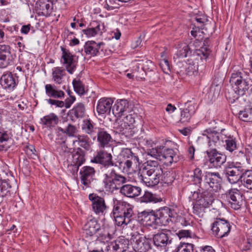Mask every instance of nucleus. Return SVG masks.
<instances>
[{
  "instance_id": "nucleus-38",
  "label": "nucleus",
  "mask_w": 252,
  "mask_h": 252,
  "mask_svg": "<svg viewBox=\"0 0 252 252\" xmlns=\"http://www.w3.org/2000/svg\"><path fill=\"white\" fill-rule=\"evenodd\" d=\"M82 128L86 133L94 136V139L96 137L95 134L99 129L98 127H95L90 120H85L83 121Z\"/></svg>"
},
{
  "instance_id": "nucleus-36",
  "label": "nucleus",
  "mask_w": 252,
  "mask_h": 252,
  "mask_svg": "<svg viewBox=\"0 0 252 252\" xmlns=\"http://www.w3.org/2000/svg\"><path fill=\"white\" fill-rule=\"evenodd\" d=\"M59 121L58 117L51 113L40 119V123L47 127H54Z\"/></svg>"
},
{
  "instance_id": "nucleus-41",
  "label": "nucleus",
  "mask_w": 252,
  "mask_h": 252,
  "mask_svg": "<svg viewBox=\"0 0 252 252\" xmlns=\"http://www.w3.org/2000/svg\"><path fill=\"white\" fill-rule=\"evenodd\" d=\"M176 174L173 171H163V174L161 176L160 182L163 184L171 185L175 179Z\"/></svg>"
},
{
  "instance_id": "nucleus-3",
  "label": "nucleus",
  "mask_w": 252,
  "mask_h": 252,
  "mask_svg": "<svg viewBox=\"0 0 252 252\" xmlns=\"http://www.w3.org/2000/svg\"><path fill=\"white\" fill-rule=\"evenodd\" d=\"M113 215L118 226L127 225L134 216L133 207L126 202H118L114 206Z\"/></svg>"
},
{
  "instance_id": "nucleus-44",
  "label": "nucleus",
  "mask_w": 252,
  "mask_h": 252,
  "mask_svg": "<svg viewBox=\"0 0 252 252\" xmlns=\"http://www.w3.org/2000/svg\"><path fill=\"white\" fill-rule=\"evenodd\" d=\"M238 118L240 120L244 122L252 121V110L248 108L240 111L238 113Z\"/></svg>"
},
{
  "instance_id": "nucleus-4",
  "label": "nucleus",
  "mask_w": 252,
  "mask_h": 252,
  "mask_svg": "<svg viewBox=\"0 0 252 252\" xmlns=\"http://www.w3.org/2000/svg\"><path fill=\"white\" fill-rule=\"evenodd\" d=\"M127 181L125 176L117 173L114 168L106 171L103 175L102 183L106 191L120 190L123 185Z\"/></svg>"
},
{
  "instance_id": "nucleus-62",
  "label": "nucleus",
  "mask_w": 252,
  "mask_h": 252,
  "mask_svg": "<svg viewBox=\"0 0 252 252\" xmlns=\"http://www.w3.org/2000/svg\"><path fill=\"white\" fill-rule=\"evenodd\" d=\"M76 98L73 95H70L69 97L67 98L64 102V106L66 108H69L71 106V105L74 103V102L75 101Z\"/></svg>"
},
{
  "instance_id": "nucleus-48",
  "label": "nucleus",
  "mask_w": 252,
  "mask_h": 252,
  "mask_svg": "<svg viewBox=\"0 0 252 252\" xmlns=\"http://www.w3.org/2000/svg\"><path fill=\"white\" fill-rule=\"evenodd\" d=\"M205 208L206 207L202 206V204L200 203V202L197 200L193 207V212L199 217H201L204 215Z\"/></svg>"
},
{
  "instance_id": "nucleus-11",
  "label": "nucleus",
  "mask_w": 252,
  "mask_h": 252,
  "mask_svg": "<svg viewBox=\"0 0 252 252\" xmlns=\"http://www.w3.org/2000/svg\"><path fill=\"white\" fill-rule=\"evenodd\" d=\"M231 228V226L228 220L217 218L212 224V230L216 237L222 238L228 236Z\"/></svg>"
},
{
  "instance_id": "nucleus-5",
  "label": "nucleus",
  "mask_w": 252,
  "mask_h": 252,
  "mask_svg": "<svg viewBox=\"0 0 252 252\" xmlns=\"http://www.w3.org/2000/svg\"><path fill=\"white\" fill-rule=\"evenodd\" d=\"M148 154L167 166L171 165L173 162H176L178 160V156L173 149H165L162 146L150 149Z\"/></svg>"
},
{
  "instance_id": "nucleus-34",
  "label": "nucleus",
  "mask_w": 252,
  "mask_h": 252,
  "mask_svg": "<svg viewBox=\"0 0 252 252\" xmlns=\"http://www.w3.org/2000/svg\"><path fill=\"white\" fill-rule=\"evenodd\" d=\"M46 94L50 97L62 98L64 96V93L58 90L55 85L47 84L45 86Z\"/></svg>"
},
{
  "instance_id": "nucleus-1",
  "label": "nucleus",
  "mask_w": 252,
  "mask_h": 252,
  "mask_svg": "<svg viewBox=\"0 0 252 252\" xmlns=\"http://www.w3.org/2000/svg\"><path fill=\"white\" fill-rule=\"evenodd\" d=\"M162 174V168L157 161L148 160L142 169L139 178L146 186L152 187L159 183Z\"/></svg>"
},
{
  "instance_id": "nucleus-51",
  "label": "nucleus",
  "mask_w": 252,
  "mask_h": 252,
  "mask_svg": "<svg viewBox=\"0 0 252 252\" xmlns=\"http://www.w3.org/2000/svg\"><path fill=\"white\" fill-rule=\"evenodd\" d=\"M198 67L194 63H189L186 66V74L189 76L195 75L197 73Z\"/></svg>"
},
{
  "instance_id": "nucleus-16",
  "label": "nucleus",
  "mask_w": 252,
  "mask_h": 252,
  "mask_svg": "<svg viewBox=\"0 0 252 252\" xmlns=\"http://www.w3.org/2000/svg\"><path fill=\"white\" fill-rule=\"evenodd\" d=\"M13 57L9 45L0 44V68H5L13 62Z\"/></svg>"
},
{
  "instance_id": "nucleus-23",
  "label": "nucleus",
  "mask_w": 252,
  "mask_h": 252,
  "mask_svg": "<svg viewBox=\"0 0 252 252\" xmlns=\"http://www.w3.org/2000/svg\"><path fill=\"white\" fill-rule=\"evenodd\" d=\"M18 83V79H16L10 72L4 73L1 77L0 84L4 89L8 91L13 90Z\"/></svg>"
},
{
  "instance_id": "nucleus-27",
  "label": "nucleus",
  "mask_w": 252,
  "mask_h": 252,
  "mask_svg": "<svg viewBox=\"0 0 252 252\" xmlns=\"http://www.w3.org/2000/svg\"><path fill=\"white\" fill-rule=\"evenodd\" d=\"M104 45L103 42L97 43L94 41H87L84 45V51L86 55L91 56H96L100 50L103 51Z\"/></svg>"
},
{
  "instance_id": "nucleus-56",
  "label": "nucleus",
  "mask_w": 252,
  "mask_h": 252,
  "mask_svg": "<svg viewBox=\"0 0 252 252\" xmlns=\"http://www.w3.org/2000/svg\"><path fill=\"white\" fill-rule=\"evenodd\" d=\"M105 8L108 10H113L119 6V4L115 0H105Z\"/></svg>"
},
{
  "instance_id": "nucleus-40",
  "label": "nucleus",
  "mask_w": 252,
  "mask_h": 252,
  "mask_svg": "<svg viewBox=\"0 0 252 252\" xmlns=\"http://www.w3.org/2000/svg\"><path fill=\"white\" fill-rule=\"evenodd\" d=\"M52 78L54 81L60 84L63 82V79L65 75L64 69L61 67H56L52 69Z\"/></svg>"
},
{
  "instance_id": "nucleus-53",
  "label": "nucleus",
  "mask_w": 252,
  "mask_h": 252,
  "mask_svg": "<svg viewBox=\"0 0 252 252\" xmlns=\"http://www.w3.org/2000/svg\"><path fill=\"white\" fill-rule=\"evenodd\" d=\"M126 121L121 120L118 123L117 129L118 132L124 134L126 132V130L130 128V126L127 124Z\"/></svg>"
},
{
  "instance_id": "nucleus-49",
  "label": "nucleus",
  "mask_w": 252,
  "mask_h": 252,
  "mask_svg": "<svg viewBox=\"0 0 252 252\" xmlns=\"http://www.w3.org/2000/svg\"><path fill=\"white\" fill-rule=\"evenodd\" d=\"M193 181L195 184H199L200 186L202 183V171L199 168H196L193 171Z\"/></svg>"
},
{
  "instance_id": "nucleus-31",
  "label": "nucleus",
  "mask_w": 252,
  "mask_h": 252,
  "mask_svg": "<svg viewBox=\"0 0 252 252\" xmlns=\"http://www.w3.org/2000/svg\"><path fill=\"white\" fill-rule=\"evenodd\" d=\"M84 233L87 236H92L97 232H99L100 226L95 219L90 220L84 226Z\"/></svg>"
},
{
  "instance_id": "nucleus-55",
  "label": "nucleus",
  "mask_w": 252,
  "mask_h": 252,
  "mask_svg": "<svg viewBox=\"0 0 252 252\" xmlns=\"http://www.w3.org/2000/svg\"><path fill=\"white\" fill-rule=\"evenodd\" d=\"M159 65L163 71L166 74H169L170 72L169 63L166 59H163L160 62Z\"/></svg>"
},
{
  "instance_id": "nucleus-25",
  "label": "nucleus",
  "mask_w": 252,
  "mask_h": 252,
  "mask_svg": "<svg viewBox=\"0 0 252 252\" xmlns=\"http://www.w3.org/2000/svg\"><path fill=\"white\" fill-rule=\"evenodd\" d=\"M152 240L146 237L139 236L133 244L135 252H147L151 249Z\"/></svg>"
},
{
  "instance_id": "nucleus-52",
  "label": "nucleus",
  "mask_w": 252,
  "mask_h": 252,
  "mask_svg": "<svg viewBox=\"0 0 252 252\" xmlns=\"http://www.w3.org/2000/svg\"><path fill=\"white\" fill-rule=\"evenodd\" d=\"M10 186L6 181H0V197H3L9 192Z\"/></svg>"
},
{
  "instance_id": "nucleus-59",
  "label": "nucleus",
  "mask_w": 252,
  "mask_h": 252,
  "mask_svg": "<svg viewBox=\"0 0 252 252\" xmlns=\"http://www.w3.org/2000/svg\"><path fill=\"white\" fill-rule=\"evenodd\" d=\"M76 127L72 125L69 124L64 131L65 133L67 134L68 136H73L76 132Z\"/></svg>"
},
{
  "instance_id": "nucleus-19",
  "label": "nucleus",
  "mask_w": 252,
  "mask_h": 252,
  "mask_svg": "<svg viewBox=\"0 0 252 252\" xmlns=\"http://www.w3.org/2000/svg\"><path fill=\"white\" fill-rule=\"evenodd\" d=\"M139 163L138 157L132 154L130 157H128L126 159L119 162V164H117V166H119L123 172L130 173L134 170V167H136Z\"/></svg>"
},
{
  "instance_id": "nucleus-26",
  "label": "nucleus",
  "mask_w": 252,
  "mask_h": 252,
  "mask_svg": "<svg viewBox=\"0 0 252 252\" xmlns=\"http://www.w3.org/2000/svg\"><path fill=\"white\" fill-rule=\"evenodd\" d=\"M129 103L126 99L117 100L112 107V113L117 117H121L129 112Z\"/></svg>"
},
{
  "instance_id": "nucleus-58",
  "label": "nucleus",
  "mask_w": 252,
  "mask_h": 252,
  "mask_svg": "<svg viewBox=\"0 0 252 252\" xmlns=\"http://www.w3.org/2000/svg\"><path fill=\"white\" fill-rule=\"evenodd\" d=\"M197 55H202L204 59H206L210 54V49L207 47H202L200 49L197 51Z\"/></svg>"
},
{
  "instance_id": "nucleus-60",
  "label": "nucleus",
  "mask_w": 252,
  "mask_h": 252,
  "mask_svg": "<svg viewBox=\"0 0 252 252\" xmlns=\"http://www.w3.org/2000/svg\"><path fill=\"white\" fill-rule=\"evenodd\" d=\"M49 104L56 105L57 107L62 108L64 106V101L49 98L46 99Z\"/></svg>"
},
{
  "instance_id": "nucleus-8",
  "label": "nucleus",
  "mask_w": 252,
  "mask_h": 252,
  "mask_svg": "<svg viewBox=\"0 0 252 252\" xmlns=\"http://www.w3.org/2000/svg\"><path fill=\"white\" fill-rule=\"evenodd\" d=\"M91 162L101 164L103 167L102 170L103 173H105L106 171L113 169L114 166H117V163L113 160L112 155L104 150L98 152L96 155L91 159Z\"/></svg>"
},
{
  "instance_id": "nucleus-10",
  "label": "nucleus",
  "mask_w": 252,
  "mask_h": 252,
  "mask_svg": "<svg viewBox=\"0 0 252 252\" xmlns=\"http://www.w3.org/2000/svg\"><path fill=\"white\" fill-rule=\"evenodd\" d=\"M202 135L206 136L208 139V146L210 148H215L221 145L226 138L225 130L223 129L220 132L213 130L211 128L206 129L203 131Z\"/></svg>"
},
{
  "instance_id": "nucleus-54",
  "label": "nucleus",
  "mask_w": 252,
  "mask_h": 252,
  "mask_svg": "<svg viewBox=\"0 0 252 252\" xmlns=\"http://www.w3.org/2000/svg\"><path fill=\"white\" fill-rule=\"evenodd\" d=\"M155 196L150 192L146 191L144 194L140 197V201L141 202L148 203L155 201Z\"/></svg>"
},
{
  "instance_id": "nucleus-50",
  "label": "nucleus",
  "mask_w": 252,
  "mask_h": 252,
  "mask_svg": "<svg viewBox=\"0 0 252 252\" xmlns=\"http://www.w3.org/2000/svg\"><path fill=\"white\" fill-rule=\"evenodd\" d=\"M70 150L67 147L64 141L62 142L57 149L58 152L62 156H65L68 155L70 153Z\"/></svg>"
},
{
  "instance_id": "nucleus-30",
  "label": "nucleus",
  "mask_w": 252,
  "mask_h": 252,
  "mask_svg": "<svg viewBox=\"0 0 252 252\" xmlns=\"http://www.w3.org/2000/svg\"><path fill=\"white\" fill-rule=\"evenodd\" d=\"M201 190L202 191L201 193V190L200 189H198L201 195L200 198L197 200L200 202V203L202 204V206L208 208L212 205L215 199L214 194L215 192L206 189Z\"/></svg>"
},
{
  "instance_id": "nucleus-39",
  "label": "nucleus",
  "mask_w": 252,
  "mask_h": 252,
  "mask_svg": "<svg viewBox=\"0 0 252 252\" xmlns=\"http://www.w3.org/2000/svg\"><path fill=\"white\" fill-rule=\"evenodd\" d=\"M242 185L247 189L252 190V170H248L241 175Z\"/></svg>"
},
{
  "instance_id": "nucleus-47",
  "label": "nucleus",
  "mask_w": 252,
  "mask_h": 252,
  "mask_svg": "<svg viewBox=\"0 0 252 252\" xmlns=\"http://www.w3.org/2000/svg\"><path fill=\"white\" fill-rule=\"evenodd\" d=\"M194 245L191 243H181L176 249V252H193Z\"/></svg>"
},
{
  "instance_id": "nucleus-24",
  "label": "nucleus",
  "mask_w": 252,
  "mask_h": 252,
  "mask_svg": "<svg viewBox=\"0 0 252 252\" xmlns=\"http://www.w3.org/2000/svg\"><path fill=\"white\" fill-rule=\"evenodd\" d=\"M196 107L194 101L189 100L185 103V107L182 110L180 121L182 123L189 122L195 113Z\"/></svg>"
},
{
  "instance_id": "nucleus-20",
  "label": "nucleus",
  "mask_w": 252,
  "mask_h": 252,
  "mask_svg": "<svg viewBox=\"0 0 252 252\" xmlns=\"http://www.w3.org/2000/svg\"><path fill=\"white\" fill-rule=\"evenodd\" d=\"M85 152L80 148H77L72 154L70 168L73 173H77L79 167L85 161Z\"/></svg>"
},
{
  "instance_id": "nucleus-6",
  "label": "nucleus",
  "mask_w": 252,
  "mask_h": 252,
  "mask_svg": "<svg viewBox=\"0 0 252 252\" xmlns=\"http://www.w3.org/2000/svg\"><path fill=\"white\" fill-rule=\"evenodd\" d=\"M222 179L219 172H207L204 176L202 183L199 186L201 189L218 192L221 188Z\"/></svg>"
},
{
  "instance_id": "nucleus-46",
  "label": "nucleus",
  "mask_w": 252,
  "mask_h": 252,
  "mask_svg": "<svg viewBox=\"0 0 252 252\" xmlns=\"http://www.w3.org/2000/svg\"><path fill=\"white\" fill-rule=\"evenodd\" d=\"M191 50L189 45L185 44L182 48L178 50L174 59L184 58L188 57L191 54Z\"/></svg>"
},
{
  "instance_id": "nucleus-43",
  "label": "nucleus",
  "mask_w": 252,
  "mask_h": 252,
  "mask_svg": "<svg viewBox=\"0 0 252 252\" xmlns=\"http://www.w3.org/2000/svg\"><path fill=\"white\" fill-rule=\"evenodd\" d=\"M224 141L226 143V149L230 152H232L237 148V143L236 138L233 136H227L226 134V138L224 139Z\"/></svg>"
},
{
  "instance_id": "nucleus-17",
  "label": "nucleus",
  "mask_w": 252,
  "mask_h": 252,
  "mask_svg": "<svg viewBox=\"0 0 252 252\" xmlns=\"http://www.w3.org/2000/svg\"><path fill=\"white\" fill-rule=\"evenodd\" d=\"M228 202L230 206L234 210H238L243 203V195L240 191L236 189H232L226 194Z\"/></svg>"
},
{
  "instance_id": "nucleus-7",
  "label": "nucleus",
  "mask_w": 252,
  "mask_h": 252,
  "mask_svg": "<svg viewBox=\"0 0 252 252\" xmlns=\"http://www.w3.org/2000/svg\"><path fill=\"white\" fill-rule=\"evenodd\" d=\"M173 235L171 231L169 230L158 232L153 236L154 244L158 249L167 252L172 245Z\"/></svg>"
},
{
  "instance_id": "nucleus-22",
  "label": "nucleus",
  "mask_w": 252,
  "mask_h": 252,
  "mask_svg": "<svg viewBox=\"0 0 252 252\" xmlns=\"http://www.w3.org/2000/svg\"><path fill=\"white\" fill-rule=\"evenodd\" d=\"M90 28L82 30L83 32L88 37H93L97 34L101 35L105 31L104 25L100 21H93L90 23Z\"/></svg>"
},
{
  "instance_id": "nucleus-45",
  "label": "nucleus",
  "mask_w": 252,
  "mask_h": 252,
  "mask_svg": "<svg viewBox=\"0 0 252 252\" xmlns=\"http://www.w3.org/2000/svg\"><path fill=\"white\" fill-rule=\"evenodd\" d=\"M72 84L75 92L78 94L82 95L85 94L84 85L80 79H73Z\"/></svg>"
},
{
  "instance_id": "nucleus-29",
  "label": "nucleus",
  "mask_w": 252,
  "mask_h": 252,
  "mask_svg": "<svg viewBox=\"0 0 252 252\" xmlns=\"http://www.w3.org/2000/svg\"><path fill=\"white\" fill-rule=\"evenodd\" d=\"M120 192L125 196L129 198H134L139 196L141 192V189L138 186L130 184L123 185Z\"/></svg>"
},
{
  "instance_id": "nucleus-18",
  "label": "nucleus",
  "mask_w": 252,
  "mask_h": 252,
  "mask_svg": "<svg viewBox=\"0 0 252 252\" xmlns=\"http://www.w3.org/2000/svg\"><path fill=\"white\" fill-rule=\"evenodd\" d=\"M89 199L92 202V208L95 214L103 215L107 209L105 200L103 198L94 194L89 195Z\"/></svg>"
},
{
  "instance_id": "nucleus-13",
  "label": "nucleus",
  "mask_w": 252,
  "mask_h": 252,
  "mask_svg": "<svg viewBox=\"0 0 252 252\" xmlns=\"http://www.w3.org/2000/svg\"><path fill=\"white\" fill-rule=\"evenodd\" d=\"M207 159L210 165L214 168H220L225 163L226 156L218 152L216 148H210L206 151Z\"/></svg>"
},
{
  "instance_id": "nucleus-33",
  "label": "nucleus",
  "mask_w": 252,
  "mask_h": 252,
  "mask_svg": "<svg viewBox=\"0 0 252 252\" xmlns=\"http://www.w3.org/2000/svg\"><path fill=\"white\" fill-rule=\"evenodd\" d=\"M86 109L84 104L80 102L76 104L73 108L69 111V115L72 120L76 119L82 118L85 115Z\"/></svg>"
},
{
  "instance_id": "nucleus-9",
  "label": "nucleus",
  "mask_w": 252,
  "mask_h": 252,
  "mask_svg": "<svg viewBox=\"0 0 252 252\" xmlns=\"http://www.w3.org/2000/svg\"><path fill=\"white\" fill-rule=\"evenodd\" d=\"M62 54L61 62L64 66L66 71L70 74H72L76 69L78 63L76 56L73 55L69 50L61 47Z\"/></svg>"
},
{
  "instance_id": "nucleus-61",
  "label": "nucleus",
  "mask_w": 252,
  "mask_h": 252,
  "mask_svg": "<svg viewBox=\"0 0 252 252\" xmlns=\"http://www.w3.org/2000/svg\"><path fill=\"white\" fill-rule=\"evenodd\" d=\"M178 236L180 238H191L192 236V232L189 230H181L178 232Z\"/></svg>"
},
{
  "instance_id": "nucleus-64",
  "label": "nucleus",
  "mask_w": 252,
  "mask_h": 252,
  "mask_svg": "<svg viewBox=\"0 0 252 252\" xmlns=\"http://www.w3.org/2000/svg\"><path fill=\"white\" fill-rule=\"evenodd\" d=\"M9 139V135L6 131H0V142L7 141Z\"/></svg>"
},
{
  "instance_id": "nucleus-32",
  "label": "nucleus",
  "mask_w": 252,
  "mask_h": 252,
  "mask_svg": "<svg viewBox=\"0 0 252 252\" xmlns=\"http://www.w3.org/2000/svg\"><path fill=\"white\" fill-rule=\"evenodd\" d=\"M96 134L98 145L100 147L107 146L112 140L110 134L103 128H99Z\"/></svg>"
},
{
  "instance_id": "nucleus-14",
  "label": "nucleus",
  "mask_w": 252,
  "mask_h": 252,
  "mask_svg": "<svg viewBox=\"0 0 252 252\" xmlns=\"http://www.w3.org/2000/svg\"><path fill=\"white\" fill-rule=\"evenodd\" d=\"M158 224L166 226L172 221V219L177 217V214L174 210L164 207L156 212Z\"/></svg>"
},
{
  "instance_id": "nucleus-57",
  "label": "nucleus",
  "mask_w": 252,
  "mask_h": 252,
  "mask_svg": "<svg viewBox=\"0 0 252 252\" xmlns=\"http://www.w3.org/2000/svg\"><path fill=\"white\" fill-rule=\"evenodd\" d=\"M196 20L197 23H200V24H203V25L201 26V28L202 30H205V31H207L208 29V28L210 26H211V24L206 23L208 21V20L204 16H203L202 17H197L196 18Z\"/></svg>"
},
{
  "instance_id": "nucleus-15",
  "label": "nucleus",
  "mask_w": 252,
  "mask_h": 252,
  "mask_svg": "<svg viewBox=\"0 0 252 252\" xmlns=\"http://www.w3.org/2000/svg\"><path fill=\"white\" fill-rule=\"evenodd\" d=\"M95 173L94 168L90 166H83L80 171V180L86 188L91 187L92 183L94 180Z\"/></svg>"
},
{
  "instance_id": "nucleus-37",
  "label": "nucleus",
  "mask_w": 252,
  "mask_h": 252,
  "mask_svg": "<svg viewBox=\"0 0 252 252\" xmlns=\"http://www.w3.org/2000/svg\"><path fill=\"white\" fill-rule=\"evenodd\" d=\"M101 230H99L98 238L100 240L108 242L112 238V235L114 232L113 227H110L108 225L103 226L102 228H100Z\"/></svg>"
},
{
  "instance_id": "nucleus-12",
  "label": "nucleus",
  "mask_w": 252,
  "mask_h": 252,
  "mask_svg": "<svg viewBox=\"0 0 252 252\" xmlns=\"http://www.w3.org/2000/svg\"><path fill=\"white\" fill-rule=\"evenodd\" d=\"M244 169L240 163H232L226 167L225 172L228 181L231 184L236 183L240 179Z\"/></svg>"
},
{
  "instance_id": "nucleus-21",
  "label": "nucleus",
  "mask_w": 252,
  "mask_h": 252,
  "mask_svg": "<svg viewBox=\"0 0 252 252\" xmlns=\"http://www.w3.org/2000/svg\"><path fill=\"white\" fill-rule=\"evenodd\" d=\"M128 247V241L124 238H119L108 244L106 250L109 252H125Z\"/></svg>"
},
{
  "instance_id": "nucleus-42",
  "label": "nucleus",
  "mask_w": 252,
  "mask_h": 252,
  "mask_svg": "<svg viewBox=\"0 0 252 252\" xmlns=\"http://www.w3.org/2000/svg\"><path fill=\"white\" fill-rule=\"evenodd\" d=\"M75 137L76 139L73 141L74 144L77 143L80 146L87 150L90 149L89 138L87 135H78Z\"/></svg>"
},
{
  "instance_id": "nucleus-63",
  "label": "nucleus",
  "mask_w": 252,
  "mask_h": 252,
  "mask_svg": "<svg viewBox=\"0 0 252 252\" xmlns=\"http://www.w3.org/2000/svg\"><path fill=\"white\" fill-rule=\"evenodd\" d=\"M40 9L42 10H44L45 9L46 10H48L50 8V4L48 3V1L47 0H40Z\"/></svg>"
},
{
  "instance_id": "nucleus-35",
  "label": "nucleus",
  "mask_w": 252,
  "mask_h": 252,
  "mask_svg": "<svg viewBox=\"0 0 252 252\" xmlns=\"http://www.w3.org/2000/svg\"><path fill=\"white\" fill-rule=\"evenodd\" d=\"M141 217L142 220L146 225L152 226L154 224H158L156 212L144 211L142 213Z\"/></svg>"
},
{
  "instance_id": "nucleus-2",
  "label": "nucleus",
  "mask_w": 252,
  "mask_h": 252,
  "mask_svg": "<svg viewBox=\"0 0 252 252\" xmlns=\"http://www.w3.org/2000/svg\"><path fill=\"white\" fill-rule=\"evenodd\" d=\"M229 82L235 93L239 96H235L234 97L236 99H244L246 101L243 96L250 87L252 86V79L249 74L245 71L233 73L231 74Z\"/></svg>"
},
{
  "instance_id": "nucleus-28",
  "label": "nucleus",
  "mask_w": 252,
  "mask_h": 252,
  "mask_svg": "<svg viewBox=\"0 0 252 252\" xmlns=\"http://www.w3.org/2000/svg\"><path fill=\"white\" fill-rule=\"evenodd\" d=\"M113 100L111 98L103 97L97 102L96 110L98 115L109 113L112 108Z\"/></svg>"
}]
</instances>
